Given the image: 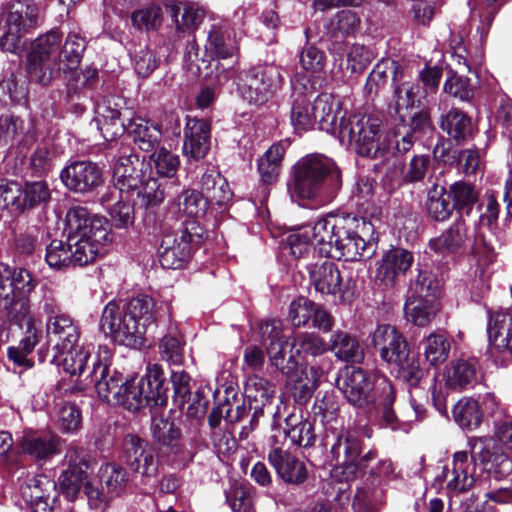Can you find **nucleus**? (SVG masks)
<instances>
[{"label": "nucleus", "instance_id": "40", "mask_svg": "<svg viewBox=\"0 0 512 512\" xmlns=\"http://www.w3.org/2000/svg\"><path fill=\"white\" fill-rule=\"evenodd\" d=\"M440 128L458 143L467 140L473 134L471 118L456 108L441 116Z\"/></svg>", "mask_w": 512, "mask_h": 512}, {"label": "nucleus", "instance_id": "62", "mask_svg": "<svg viewBox=\"0 0 512 512\" xmlns=\"http://www.w3.org/2000/svg\"><path fill=\"white\" fill-rule=\"evenodd\" d=\"M57 424L62 433H74L82 424L79 407L74 403L63 404L57 414Z\"/></svg>", "mask_w": 512, "mask_h": 512}, {"label": "nucleus", "instance_id": "19", "mask_svg": "<svg viewBox=\"0 0 512 512\" xmlns=\"http://www.w3.org/2000/svg\"><path fill=\"white\" fill-rule=\"evenodd\" d=\"M121 455L125 463L142 476H153L157 462L153 450L136 435L128 434L121 441Z\"/></svg>", "mask_w": 512, "mask_h": 512}, {"label": "nucleus", "instance_id": "53", "mask_svg": "<svg viewBox=\"0 0 512 512\" xmlns=\"http://www.w3.org/2000/svg\"><path fill=\"white\" fill-rule=\"evenodd\" d=\"M448 197L452 198L456 210L465 211L468 214L478 201L479 194L473 185L464 181H457L450 185Z\"/></svg>", "mask_w": 512, "mask_h": 512}, {"label": "nucleus", "instance_id": "25", "mask_svg": "<svg viewBox=\"0 0 512 512\" xmlns=\"http://www.w3.org/2000/svg\"><path fill=\"white\" fill-rule=\"evenodd\" d=\"M413 261L411 252L402 248L391 249L383 255L377 267L376 278L386 287L393 286L396 279L411 268Z\"/></svg>", "mask_w": 512, "mask_h": 512}, {"label": "nucleus", "instance_id": "57", "mask_svg": "<svg viewBox=\"0 0 512 512\" xmlns=\"http://www.w3.org/2000/svg\"><path fill=\"white\" fill-rule=\"evenodd\" d=\"M101 482L111 497L120 495L127 484L128 475L124 468L116 464H106L101 468Z\"/></svg>", "mask_w": 512, "mask_h": 512}, {"label": "nucleus", "instance_id": "26", "mask_svg": "<svg viewBox=\"0 0 512 512\" xmlns=\"http://www.w3.org/2000/svg\"><path fill=\"white\" fill-rule=\"evenodd\" d=\"M144 162L136 154L122 155L113 168V179L120 190H138L144 182Z\"/></svg>", "mask_w": 512, "mask_h": 512}, {"label": "nucleus", "instance_id": "32", "mask_svg": "<svg viewBox=\"0 0 512 512\" xmlns=\"http://www.w3.org/2000/svg\"><path fill=\"white\" fill-rule=\"evenodd\" d=\"M477 362L475 359L460 358L449 363L445 370V384L448 388L462 391L473 387L477 381Z\"/></svg>", "mask_w": 512, "mask_h": 512}, {"label": "nucleus", "instance_id": "59", "mask_svg": "<svg viewBox=\"0 0 512 512\" xmlns=\"http://www.w3.org/2000/svg\"><path fill=\"white\" fill-rule=\"evenodd\" d=\"M162 21L163 12L158 5H150L131 14L133 27L140 31H155L162 25Z\"/></svg>", "mask_w": 512, "mask_h": 512}, {"label": "nucleus", "instance_id": "6", "mask_svg": "<svg viewBox=\"0 0 512 512\" xmlns=\"http://www.w3.org/2000/svg\"><path fill=\"white\" fill-rule=\"evenodd\" d=\"M36 283L31 273L24 268H11L0 263V309L7 316L26 325L24 337L19 346L24 352L32 353L41 337V331L35 325L30 314L29 294L35 289Z\"/></svg>", "mask_w": 512, "mask_h": 512}, {"label": "nucleus", "instance_id": "14", "mask_svg": "<svg viewBox=\"0 0 512 512\" xmlns=\"http://www.w3.org/2000/svg\"><path fill=\"white\" fill-rule=\"evenodd\" d=\"M361 452L360 437L350 430L341 431L330 449L332 459L335 461L331 476L339 482L356 479L360 472Z\"/></svg>", "mask_w": 512, "mask_h": 512}, {"label": "nucleus", "instance_id": "13", "mask_svg": "<svg viewBox=\"0 0 512 512\" xmlns=\"http://www.w3.org/2000/svg\"><path fill=\"white\" fill-rule=\"evenodd\" d=\"M283 83L280 67L261 64L244 72L238 83V91L248 102L263 104L282 88Z\"/></svg>", "mask_w": 512, "mask_h": 512}, {"label": "nucleus", "instance_id": "1", "mask_svg": "<svg viewBox=\"0 0 512 512\" xmlns=\"http://www.w3.org/2000/svg\"><path fill=\"white\" fill-rule=\"evenodd\" d=\"M372 231V223L364 218L348 213H328L314 223L311 234L321 243V255L360 261L372 254V245L365 240Z\"/></svg>", "mask_w": 512, "mask_h": 512}, {"label": "nucleus", "instance_id": "11", "mask_svg": "<svg viewBox=\"0 0 512 512\" xmlns=\"http://www.w3.org/2000/svg\"><path fill=\"white\" fill-rule=\"evenodd\" d=\"M233 32L227 25H212L208 31L205 52L211 59H201L197 64L199 74L206 79L215 81L218 85L225 84L234 71L224 67L220 59L233 57L238 52V46L233 38Z\"/></svg>", "mask_w": 512, "mask_h": 512}, {"label": "nucleus", "instance_id": "8", "mask_svg": "<svg viewBox=\"0 0 512 512\" xmlns=\"http://www.w3.org/2000/svg\"><path fill=\"white\" fill-rule=\"evenodd\" d=\"M323 185L335 192L341 186V173L336 163L322 154H310L293 166L288 191L293 201L314 199Z\"/></svg>", "mask_w": 512, "mask_h": 512}, {"label": "nucleus", "instance_id": "5", "mask_svg": "<svg viewBox=\"0 0 512 512\" xmlns=\"http://www.w3.org/2000/svg\"><path fill=\"white\" fill-rule=\"evenodd\" d=\"M469 446L470 457L466 451L455 452L451 465L446 466L443 471L448 493H466L475 485L477 462L495 479L505 478L512 472V460L504 453L492 452L487 444V438L473 437L469 440Z\"/></svg>", "mask_w": 512, "mask_h": 512}, {"label": "nucleus", "instance_id": "37", "mask_svg": "<svg viewBox=\"0 0 512 512\" xmlns=\"http://www.w3.org/2000/svg\"><path fill=\"white\" fill-rule=\"evenodd\" d=\"M127 132L134 136V141L143 151L150 152L160 144L162 132L158 125L135 116L127 123Z\"/></svg>", "mask_w": 512, "mask_h": 512}, {"label": "nucleus", "instance_id": "42", "mask_svg": "<svg viewBox=\"0 0 512 512\" xmlns=\"http://www.w3.org/2000/svg\"><path fill=\"white\" fill-rule=\"evenodd\" d=\"M185 341L176 327H170L159 343L162 360L172 364L181 365L184 361Z\"/></svg>", "mask_w": 512, "mask_h": 512}, {"label": "nucleus", "instance_id": "29", "mask_svg": "<svg viewBox=\"0 0 512 512\" xmlns=\"http://www.w3.org/2000/svg\"><path fill=\"white\" fill-rule=\"evenodd\" d=\"M46 331L50 342L54 343L57 353L72 349L79 343V328L68 315L48 319Z\"/></svg>", "mask_w": 512, "mask_h": 512}, {"label": "nucleus", "instance_id": "21", "mask_svg": "<svg viewBox=\"0 0 512 512\" xmlns=\"http://www.w3.org/2000/svg\"><path fill=\"white\" fill-rule=\"evenodd\" d=\"M211 127L207 120L186 118L183 154L193 160L204 158L210 150Z\"/></svg>", "mask_w": 512, "mask_h": 512}, {"label": "nucleus", "instance_id": "7", "mask_svg": "<svg viewBox=\"0 0 512 512\" xmlns=\"http://www.w3.org/2000/svg\"><path fill=\"white\" fill-rule=\"evenodd\" d=\"M65 233L72 266L92 263L100 248L109 241V233L103 220L92 217L81 206L72 207L67 212Z\"/></svg>", "mask_w": 512, "mask_h": 512}, {"label": "nucleus", "instance_id": "36", "mask_svg": "<svg viewBox=\"0 0 512 512\" xmlns=\"http://www.w3.org/2000/svg\"><path fill=\"white\" fill-rule=\"evenodd\" d=\"M90 355L91 346L79 345V343L72 349L57 353V356L61 358L63 370L71 376H76L80 385L82 379L92 368V364L89 365L88 363Z\"/></svg>", "mask_w": 512, "mask_h": 512}, {"label": "nucleus", "instance_id": "51", "mask_svg": "<svg viewBox=\"0 0 512 512\" xmlns=\"http://www.w3.org/2000/svg\"><path fill=\"white\" fill-rule=\"evenodd\" d=\"M174 206L180 214L195 218L204 214L207 202L201 192L185 189L175 198Z\"/></svg>", "mask_w": 512, "mask_h": 512}, {"label": "nucleus", "instance_id": "56", "mask_svg": "<svg viewBox=\"0 0 512 512\" xmlns=\"http://www.w3.org/2000/svg\"><path fill=\"white\" fill-rule=\"evenodd\" d=\"M0 208L18 214L25 209L22 186L14 181L0 182Z\"/></svg>", "mask_w": 512, "mask_h": 512}, {"label": "nucleus", "instance_id": "27", "mask_svg": "<svg viewBox=\"0 0 512 512\" xmlns=\"http://www.w3.org/2000/svg\"><path fill=\"white\" fill-rule=\"evenodd\" d=\"M310 286L321 295H335L341 290L342 277L338 266L330 261H319L307 266Z\"/></svg>", "mask_w": 512, "mask_h": 512}, {"label": "nucleus", "instance_id": "4", "mask_svg": "<svg viewBox=\"0 0 512 512\" xmlns=\"http://www.w3.org/2000/svg\"><path fill=\"white\" fill-rule=\"evenodd\" d=\"M337 387L353 406L364 408L372 405L381 425L396 430L398 417L393 409L396 392L386 376L371 379L361 368L347 367L337 379Z\"/></svg>", "mask_w": 512, "mask_h": 512}, {"label": "nucleus", "instance_id": "3", "mask_svg": "<svg viewBox=\"0 0 512 512\" xmlns=\"http://www.w3.org/2000/svg\"><path fill=\"white\" fill-rule=\"evenodd\" d=\"M381 120L372 115L353 114L341 119L337 138L341 144L352 148L358 155L369 158H381L387 154H405L413 146L410 133L399 139L393 130L382 131Z\"/></svg>", "mask_w": 512, "mask_h": 512}, {"label": "nucleus", "instance_id": "54", "mask_svg": "<svg viewBox=\"0 0 512 512\" xmlns=\"http://www.w3.org/2000/svg\"><path fill=\"white\" fill-rule=\"evenodd\" d=\"M85 48L86 45L83 37L74 33L68 34L63 47L61 46V62L64 73L78 67Z\"/></svg>", "mask_w": 512, "mask_h": 512}, {"label": "nucleus", "instance_id": "28", "mask_svg": "<svg viewBox=\"0 0 512 512\" xmlns=\"http://www.w3.org/2000/svg\"><path fill=\"white\" fill-rule=\"evenodd\" d=\"M312 109L319 129L337 137L341 119H346L340 102L332 95L324 93L315 98Z\"/></svg>", "mask_w": 512, "mask_h": 512}, {"label": "nucleus", "instance_id": "60", "mask_svg": "<svg viewBox=\"0 0 512 512\" xmlns=\"http://www.w3.org/2000/svg\"><path fill=\"white\" fill-rule=\"evenodd\" d=\"M500 210L497 194L494 191H487L480 204V225L486 227L489 232L496 231Z\"/></svg>", "mask_w": 512, "mask_h": 512}, {"label": "nucleus", "instance_id": "47", "mask_svg": "<svg viewBox=\"0 0 512 512\" xmlns=\"http://www.w3.org/2000/svg\"><path fill=\"white\" fill-rule=\"evenodd\" d=\"M447 193L445 187L438 184H434L428 190L427 211L436 221L447 220L455 209L453 203L446 197Z\"/></svg>", "mask_w": 512, "mask_h": 512}, {"label": "nucleus", "instance_id": "15", "mask_svg": "<svg viewBox=\"0 0 512 512\" xmlns=\"http://www.w3.org/2000/svg\"><path fill=\"white\" fill-rule=\"evenodd\" d=\"M285 435L274 433L269 438L267 460L276 475L287 485L300 486L308 479L306 464L288 450H285Z\"/></svg>", "mask_w": 512, "mask_h": 512}, {"label": "nucleus", "instance_id": "9", "mask_svg": "<svg viewBox=\"0 0 512 512\" xmlns=\"http://www.w3.org/2000/svg\"><path fill=\"white\" fill-rule=\"evenodd\" d=\"M373 347L380 358L397 373V377L416 386L423 377L419 358L411 354L404 335L390 324H381L371 334Z\"/></svg>", "mask_w": 512, "mask_h": 512}, {"label": "nucleus", "instance_id": "30", "mask_svg": "<svg viewBox=\"0 0 512 512\" xmlns=\"http://www.w3.org/2000/svg\"><path fill=\"white\" fill-rule=\"evenodd\" d=\"M95 122L107 141H112L127 131V124L121 119V112L117 103L111 99H104L96 107Z\"/></svg>", "mask_w": 512, "mask_h": 512}, {"label": "nucleus", "instance_id": "64", "mask_svg": "<svg viewBox=\"0 0 512 512\" xmlns=\"http://www.w3.org/2000/svg\"><path fill=\"white\" fill-rule=\"evenodd\" d=\"M493 440L495 447H489L494 453H504L512 450V420H499L494 423ZM487 444H489L487 442ZM490 446V445H488Z\"/></svg>", "mask_w": 512, "mask_h": 512}, {"label": "nucleus", "instance_id": "31", "mask_svg": "<svg viewBox=\"0 0 512 512\" xmlns=\"http://www.w3.org/2000/svg\"><path fill=\"white\" fill-rule=\"evenodd\" d=\"M62 439L56 434L26 433L18 445L22 452L39 460H46L60 452Z\"/></svg>", "mask_w": 512, "mask_h": 512}, {"label": "nucleus", "instance_id": "55", "mask_svg": "<svg viewBox=\"0 0 512 512\" xmlns=\"http://www.w3.org/2000/svg\"><path fill=\"white\" fill-rule=\"evenodd\" d=\"M331 350L343 361H355L362 357V351L356 338L338 331L331 336Z\"/></svg>", "mask_w": 512, "mask_h": 512}, {"label": "nucleus", "instance_id": "17", "mask_svg": "<svg viewBox=\"0 0 512 512\" xmlns=\"http://www.w3.org/2000/svg\"><path fill=\"white\" fill-rule=\"evenodd\" d=\"M64 463L68 468L59 477V487L66 498L72 501L88 483L91 461L85 449L71 444L66 450Z\"/></svg>", "mask_w": 512, "mask_h": 512}, {"label": "nucleus", "instance_id": "33", "mask_svg": "<svg viewBox=\"0 0 512 512\" xmlns=\"http://www.w3.org/2000/svg\"><path fill=\"white\" fill-rule=\"evenodd\" d=\"M440 311V304L435 298L424 295H410L404 305V313L407 321L424 327L427 326Z\"/></svg>", "mask_w": 512, "mask_h": 512}, {"label": "nucleus", "instance_id": "41", "mask_svg": "<svg viewBox=\"0 0 512 512\" xmlns=\"http://www.w3.org/2000/svg\"><path fill=\"white\" fill-rule=\"evenodd\" d=\"M396 84L402 78V69L398 62L392 59H382L368 75L365 90L369 95L377 94L389 78Z\"/></svg>", "mask_w": 512, "mask_h": 512}, {"label": "nucleus", "instance_id": "52", "mask_svg": "<svg viewBox=\"0 0 512 512\" xmlns=\"http://www.w3.org/2000/svg\"><path fill=\"white\" fill-rule=\"evenodd\" d=\"M140 381L148 389L147 393H150L148 398L153 400L155 405L163 406L166 404V388L164 387V373L161 366L157 364L148 366L146 374L140 378Z\"/></svg>", "mask_w": 512, "mask_h": 512}, {"label": "nucleus", "instance_id": "24", "mask_svg": "<svg viewBox=\"0 0 512 512\" xmlns=\"http://www.w3.org/2000/svg\"><path fill=\"white\" fill-rule=\"evenodd\" d=\"M468 239L466 223L457 220L439 236L432 238L429 241V248L442 258L451 257L464 251Z\"/></svg>", "mask_w": 512, "mask_h": 512}, {"label": "nucleus", "instance_id": "20", "mask_svg": "<svg viewBox=\"0 0 512 512\" xmlns=\"http://www.w3.org/2000/svg\"><path fill=\"white\" fill-rule=\"evenodd\" d=\"M64 185L75 193H87L103 181L102 170L91 161H76L61 172Z\"/></svg>", "mask_w": 512, "mask_h": 512}, {"label": "nucleus", "instance_id": "34", "mask_svg": "<svg viewBox=\"0 0 512 512\" xmlns=\"http://www.w3.org/2000/svg\"><path fill=\"white\" fill-rule=\"evenodd\" d=\"M487 333L490 343L501 352L512 354V314L496 311L489 317Z\"/></svg>", "mask_w": 512, "mask_h": 512}, {"label": "nucleus", "instance_id": "35", "mask_svg": "<svg viewBox=\"0 0 512 512\" xmlns=\"http://www.w3.org/2000/svg\"><path fill=\"white\" fill-rule=\"evenodd\" d=\"M384 503L385 490L380 480L372 477L357 488L352 506L356 512H378Z\"/></svg>", "mask_w": 512, "mask_h": 512}, {"label": "nucleus", "instance_id": "43", "mask_svg": "<svg viewBox=\"0 0 512 512\" xmlns=\"http://www.w3.org/2000/svg\"><path fill=\"white\" fill-rule=\"evenodd\" d=\"M147 392L148 389L145 388L140 379L137 383H135L134 380H126L123 384L118 404L123 405L128 410L134 411L145 405L151 407L156 406L154 401L148 398L150 393L148 394Z\"/></svg>", "mask_w": 512, "mask_h": 512}, {"label": "nucleus", "instance_id": "10", "mask_svg": "<svg viewBox=\"0 0 512 512\" xmlns=\"http://www.w3.org/2000/svg\"><path fill=\"white\" fill-rule=\"evenodd\" d=\"M61 43L62 35L58 31H49L32 43L26 62L31 80L47 86L63 72Z\"/></svg>", "mask_w": 512, "mask_h": 512}, {"label": "nucleus", "instance_id": "44", "mask_svg": "<svg viewBox=\"0 0 512 512\" xmlns=\"http://www.w3.org/2000/svg\"><path fill=\"white\" fill-rule=\"evenodd\" d=\"M334 51L340 56L346 54V69L352 74H361L372 60L371 52L365 46L357 43L335 45Z\"/></svg>", "mask_w": 512, "mask_h": 512}, {"label": "nucleus", "instance_id": "38", "mask_svg": "<svg viewBox=\"0 0 512 512\" xmlns=\"http://www.w3.org/2000/svg\"><path fill=\"white\" fill-rule=\"evenodd\" d=\"M286 428L283 432L285 440L288 438L292 445L302 448L312 447L316 440L314 427L311 422L295 415H289L285 419Z\"/></svg>", "mask_w": 512, "mask_h": 512}, {"label": "nucleus", "instance_id": "49", "mask_svg": "<svg viewBox=\"0 0 512 512\" xmlns=\"http://www.w3.org/2000/svg\"><path fill=\"white\" fill-rule=\"evenodd\" d=\"M290 120L298 132L308 131L315 124L312 102L305 95H297L292 102Z\"/></svg>", "mask_w": 512, "mask_h": 512}, {"label": "nucleus", "instance_id": "39", "mask_svg": "<svg viewBox=\"0 0 512 512\" xmlns=\"http://www.w3.org/2000/svg\"><path fill=\"white\" fill-rule=\"evenodd\" d=\"M453 419L457 425L467 431H474L483 421V411L479 402L472 397H463L454 405Z\"/></svg>", "mask_w": 512, "mask_h": 512}, {"label": "nucleus", "instance_id": "2", "mask_svg": "<svg viewBox=\"0 0 512 512\" xmlns=\"http://www.w3.org/2000/svg\"><path fill=\"white\" fill-rule=\"evenodd\" d=\"M154 299L141 294L125 302L110 301L103 309L100 329L113 341L131 348L145 342L148 329L157 322Z\"/></svg>", "mask_w": 512, "mask_h": 512}, {"label": "nucleus", "instance_id": "45", "mask_svg": "<svg viewBox=\"0 0 512 512\" xmlns=\"http://www.w3.org/2000/svg\"><path fill=\"white\" fill-rule=\"evenodd\" d=\"M425 360L432 366L444 363L450 353L451 343L441 333H431L422 341Z\"/></svg>", "mask_w": 512, "mask_h": 512}, {"label": "nucleus", "instance_id": "23", "mask_svg": "<svg viewBox=\"0 0 512 512\" xmlns=\"http://www.w3.org/2000/svg\"><path fill=\"white\" fill-rule=\"evenodd\" d=\"M287 376L286 389L294 402L305 405L318 386L320 370L315 366H299Z\"/></svg>", "mask_w": 512, "mask_h": 512}, {"label": "nucleus", "instance_id": "18", "mask_svg": "<svg viewBox=\"0 0 512 512\" xmlns=\"http://www.w3.org/2000/svg\"><path fill=\"white\" fill-rule=\"evenodd\" d=\"M123 381L122 374L116 370H111L107 363L99 358L92 361V368L81 381L83 388L94 387L104 401L116 405L119 403Z\"/></svg>", "mask_w": 512, "mask_h": 512}, {"label": "nucleus", "instance_id": "16", "mask_svg": "<svg viewBox=\"0 0 512 512\" xmlns=\"http://www.w3.org/2000/svg\"><path fill=\"white\" fill-rule=\"evenodd\" d=\"M40 9L33 0H14L7 15L8 31L1 37L0 46L8 52H16L20 45L21 32L34 27L39 19Z\"/></svg>", "mask_w": 512, "mask_h": 512}, {"label": "nucleus", "instance_id": "58", "mask_svg": "<svg viewBox=\"0 0 512 512\" xmlns=\"http://www.w3.org/2000/svg\"><path fill=\"white\" fill-rule=\"evenodd\" d=\"M314 231V225H306L301 227L295 234L289 236V245L291 253L300 258L314 247L321 254V243L315 238L311 232Z\"/></svg>", "mask_w": 512, "mask_h": 512}, {"label": "nucleus", "instance_id": "50", "mask_svg": "<svg viewBox=\"0 0 512 512\" xmlns=\"http://www.w3.org/2000/svg\"><path fill=\"white\" fill-rule=\"evenodd\" d=\"M174 16L180 11L179 7L172 8ZM205 17V11L196 4H186L183 7L181 19L176 18V34L178 38L184 37L185 34L194 32L202 23Z\"/></svg>", "mask_w": 512, "mask_h": 512}, {"label": "nucleus", "instance_id": "12", "mask_svg": "<svg viewBox=\"0 0 512 512\" xmlns=\"http://www.w3.org/2000/svg\"><path fill=\"white\" fill-rule=\"evenodd\" d=\"M204 230L195 220L186 221L175 233L165 234L159 247V260L165 269H179L202 242Z\"/></svg>", "mask_w": 512, "mask_h": 512}, {"label": "nucleus", "instance_id": "63", "mask_svg": "<svg viewBox=\"0 0 512 512\" xmlns=\"http://www.w3.org/2000/svg\"><path fill=\"white\" fill-rule=\"evenodd\" d=\"M293 348L297 355L317 356L326 351L324 341L314 333L298 334L294 339Z\"/></svg>", "mask_w": 512, "mask_h": 512}, {"label": "nucleus", "instance_id": "46", "mask_svg": "<svg viewBox=\"0 0 512 512\" xmlns=\"http://www.w3.org/2000/svg\"><path fill=\"white\" fill-rule=\"evenodd\" d=\"M244 393L249 401L256 403L255 408H258L259 405L265 406L271 402L275 396L276 387L267 379L252 375L246 380Z\"/></svg>", "mask_w": 512, "mask_h": 512}, {"label": "nucleus", "instance_id": "22", "mask_svg": "<svg viewBox=\"0 0 512 512\" xmlns=\"http://www.w3.org/2000/svg\"><path fill=\"white\" fill-rule=\"evenodd\" d=\"M56 484L47 476L31 477L20 485L19 494L24 505L32 512H50L49 500Z\"/></svg>", "mask_w": 512, "mask_h": 512}, {"label": "nucleus", "instance_id": "61", "mask_svg": "<svg viewBox=\"0 0 512 512\" xmlns=\"http://www.w3.org/2000/svg\"><path fill=\"white\" fill-rule=\"evenodd\" d=\"M151 160L156 172L163 177L172 178L180 166L179 156L164 147L156 149L151 155Z\"/></svg>", "mask_w": 512, "mask_h": 512}, {"label": "nucleus", "instance_id": "48", "mask_svg": "<svg viewBox=\"0 0 512 512\" xmlns=\"http://www.w3.org/2000/svg\"><path fill=\"white\" fill-rule=\"evenodd\" d=\"M285 149L281 143L273 144L258 161V171L266 184L276 181Z\"/></svg>", "mask_w": 512, "mask_h": 512}]
</instances>
